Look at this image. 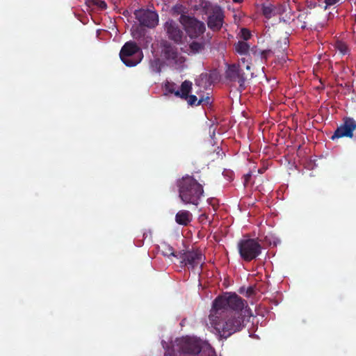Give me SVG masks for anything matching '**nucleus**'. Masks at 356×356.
Instances as JSON below:
<instances>
[{"instance_id": "f257e3e1", "label": "nucleus", "mask_w": 356, "mask_h": 356, "mask_svg": "<svg viewBox=\"0 0 356 356\" xmlns=\"http://www.w3.org/2000/svg\"><path fill=\"white\" fill-rule=\"evenodd\" d=\"M211 326L222 339H227L244 327L242 314L220 312L211 310L209 316Z\"/></svg>"}, {"instance_id": "f03ea898", "label": "nucleus", "mask_w": 356, "mask_h": 356, "mask_svg": "<svg viewBox=\"0 0 356 356\" xmlns=\"http://www.w3.org/2000/svg\"><path fill=\"white\" fill-rule=\"evenodd\" d=\"M179 197L185 204L198 206L204 196L203 184L193 176L186 175L177 180Z\"/></svg>"}, {"instance_id": "7ed1b4c3", "label": "nucleus", "mask_w": 356, "mask_h": 356, "mask_svg": "<svg viewBox=\"0 0 356 356\" xmlns=\"http://www.w3.org/2000/svg\"><path fill=\"white\" fill-rule=\"evenodd\" d=\"M246 302L236 293H225L217 297L211 310L220 312L241 314Z\"/></svg>"}, {"instance_id": "20e7f679", "label": "nucleus", "mask_w": 356, "mask_h": 356, "mask_svg": "<svg viewBox=\"0 0 356 356\" xmlns=\"http://www.w3.org/2000/svg\"><path fill=\"white\" fill-rule=\"evenodd\" d=\"M237 247L240 257L246 262L256 259L261 254L262 246L255 238L241 239Z\"/></svg>"}, {"instance_id": "39448f33", "label": "nucleus", "mask_w": 356, "mask_h": 356, "mask_svg": "<svg viewBox=\"0 0 356 356\" xmlns=\"http://www.w3.org/2000/svg\"><path fill=\"white\" fill-rule=\"evenodd\" d=\"M120 57L123 63L127 67L138 65L143 58L141 49L135 42H127L122 47Z\"/></svg>"}, {"instance_id": "423d86ee", "label": "nucleus", "mask_w": 356, "mask_h": 356, "mask_svg": "<svg viewBox=\"0 0 356 356\" xmlns=\"http://www.w3.org/2000/svg\"><path fill=\"white\" fill-rule=\"evenodd\" d=\"M177 259L180 260L181 266H186L193 270L200 268L201 270L205 257L200 250H192L179 252Z\"/></svg>"}, {"instance_id": "0eeeda50", "label": "nucleus", "mask_w": 356, "mask_h": 356, "mask_svg": "<svg viewBox=\"0 0 356 356\" xmlns=\"http://www.w3.org/2000/svg\"><path fill=\"white\" fill-rule=\"evenodd\" d=\"M179 22L184 26L186 32L191 38H197L205 31L204 24L195 17L181 15Z\"/></svg>"}, {"instance_id": "6e6552de", "label": "nucleus", "mask_w": 356, "mask_h": 356, "mask_svg": "<svg viewBox=\"0 0 356 356\" xmlns=\"http://www.w3.org/2000/svg\"><path fill=\"white\" fill-rule=\"evenodd\" d=\"M225 78L232 82H238L241 90L245 89V82L248 74L243 72L241 64L228 65L225 71Z\"/></svg>"}, {"instance_id": "1a4fd4ad", "label": "nucleus", "mask_w": 356, "mask_h": 356, "mask_svg": "<svg viewBox=\"0 0 356 356\" xmlns=\"http://www.w3.org/2000/svg\"><path fill=\"white\" fill-rule=\"evenodd\" d=\"M134 15L141 26L153 29L158 25L159 15L155 11L140 9L136 10Z\"/></svg>"}, {"instance_id": "9d476101", "label": "nucleus", "mask_w": 356, "mask_h": 356, "mask_svg": "<svg viewBox=\"0 0 356 356\" xmlns=\"http://www.w3.org/2000/svg\"><path fill=\"white\" fill-rule=\"evenodd\" d=\"M355 129L356 121L352 118H345L343 123L337 127L331 138L334 140L343 137L352 138L353 136V131Z\"/></svg>"}, {"instance_id": "9b49d317", "label": "nucleus", "mask_w": 356, "mask_h": 356, "mask_svg": "<svg viewBox=\"0 0 356 356\" xmlns=\"http://www.w3.org/2000/svg\"><path fill=\"white\" fill-rule=\"evenodd\" d=\"M164 30L168 38L176 44H181L184 33L179 24L172 19L168 20L164 24Z\"/></svg>"}, {"instance_id": "f8f14e48", "label": "nucleus", "mask_w": 356, "mask_h": 356, "mask_svg": "<svg viewBox=\"0 0 356 356\" xmlns=\"http://www.w3.org/2000/svg\"><path fill=\"white\" fill-rule=\"evenodd\" d=\"M179 346L180 351L184 354L197 355L202 350L200 343L190 337L181 339Z\"/></svg>"}, {"instance_id": "ddd939ff", "label": "nucleus", "mask_w": 356, "mask_h": 356, "mask_svg": "<svg viewBox=\"0 0 356 356\" xmlns=\"http://www.w3.org/2000/svg\"><path fill=\"white\" fill-rule=\"evenodd\" d=\"M224 13L222 8L217 6L213 8L212 13L209 16L207 25L213 31H219L223 24Z\"/></svg>"}, {"instance_id": "4468645a", "label": "nucleus", "mask_w": 356, "mask_h": 356, "mask_svg": "<svg viewBox=\"0 0 356 356\" xmlns=\"http://www.w3.org/2000/svg\"><path fill=\"white\" fill-rule=\"evenodd\" d=\"M163 54L165 59L170 63L177 67L181 66L185 61L184 57L181 56L177 51L175 47L170 44H166L164 46Z\"/></svg>"}, {"instance_id": "2eb2a0df", "label": "nucleus", "mask_w": 356, "mask_h": 356, "mask_svg": "<svg viewBox=\"0 0 356 356\" xmlns=\"http://www.w3.org/2000/svg\"><path fill=\"white\" fill-rule=\"evenodd\" d=\"M191 90L192 82L186 80L181 83V92H177L176 97L186 100L188 104L191 106H199V104H197L198 99L197 97L194 95H189L191 92Z\"/></svg>"}, {"instance_id": "dca6fc26", "label": "nucleus", "mask_w": 356, "mask_h": 356, "mask_svg": "<svg viewBox=\"0 0 356 356\" xmlns=\"http://www.w3.org/2000/svg\"><path fill=\"white\" fill-rule=\"evenodd\" d=\"M193 220V214L187 210H180L175 215V222L182 226H188Z\"/></svg>"}, {"instance_id": "f3484780", "label": "nucleus", "mask_w": 356, "mask_h": 356, "mask_svg": "<svg viewBox=\"0 0 356 356\" xmlns=\"http://www.w3.org/2000/svg\"><path fill=\"white\" fill-rule=\"evenodd\" d=\"M261 6V14L266 19H270L276 15L275 5L270 3H264Z\"/></svg>"}, {"instance_id": "a211bd4d", "label": "nucleus", "mask_w": 356, "mask_h": 356, "mask_svg": "<svg viewBox=\"0 0 356 356\" xmlns=\"http://www.w3.org/2000/svg\"><path fill=\"white\" fill-rule=\"evenodd\" d=\"M236 51L240 55L247 56L250 46L245 41H238L234 44Z\"/></svg>"}, {"instance_id": "6ab92c4d", "label": "nucleus", "mask_w": 356, "mask_h": 356, "mask_svg": "<svg viewBox=\"0 0 356 356\" xmlns=\"http://www.w3.org/2000/svg\"><path fill=\"white\" fill-rule=\"evenodd\" d=\"M161 251L162 254L165 257L173 256L177 258L179 257V252L176 253L173 248L165 242L161 244Z\"/></svg>"}, {"instance_id": "aec40b11", "label": "nucleus", "mask_w": 356, "mask_h": 356, "mask_svg": "<svg viewBox=\"0 0 356 356\" xmlns=\"http://www.w3.org/2000/svg\"><path fill=\"white\" fill-rule=\"evenodd\" d=\"M275 10L276 15H281L286 13L288 10H291L289 0H286L282 3L275 5Z\"/></svg>"}, {"instance_id": "412c9836", "label": "nucleus", "mask_w": 356, "mask_h": 356, "mask_svg": "<svg viewBox=\"0 0 356 356\" xmlns=\"http://www.w3.org/2000/svg\"><path fill=\"white\" fill-rule=\"evenodd\" d=\"M205 43L202 42L193 41L189 44V50L193 54H198L204 49Z\"/></svg>"}, {"instance_id": "4be33fe9", "label": "nucleus", "mask_w": 356, "mask_h": 356, "mask_svg": "<svg viewBox=\"0 0 356 356\" xmlns=\"http://www.w3.org/2000/svg\"><path fill=\"white\" fill-rule=\"evenodd\" d=\"M131 34L134 38H135L137 40H139L140 38L145 36V31L144 29H143L142 26L140 25L131 30Z\"/></svg>"}, {"instance_id": "5701e85b", "label": "nucleus", "mask_w": 356, "mask_h": 356, "mask_svg": "<svg viewBox=\"0 0 356 356\" xmlns=\"http://www.w3.org/2000/svg\"><path fill=\"white\" fill-rule=\"evenodd\" d=\"M88 6H96L101 10H105L107 8V4L104 1L102 0H88Z\"/></svg>"}, {"instance_id": "b1692460", "label": "nucleus", "mask_w": 356, "mask_h": 356, "mask_svg": "<svg viewBox=\"0 0 356 356\" xmlns=\"http://www.w3.org/2000/svg\"><path fill=\"white\" fill-rule=\"evenodd\" d=\"M161 63L159 58L154 59L150 63L151 70L156 73H160L161 71Z\"/></svg>"}, {"instance_id": "393cba45", "label": "nucleus", "mask_w": 356, "mask_h": 356, "mask_svg": "<svg viewBox=\"0 0 356 356\" xmlns=\"http://www.w3.org/2000/svg\"><path fill=\"white\" fill-rule=\"evenodd\" d=\"M165 90L168 92H170L171 94H174L176 96L177 92H181V86L180 87V90H176L175 84L174 83L168 82L165 84Z\"/></svg>"}, {"instance_id": "a878e982", "label": "nucleus", "mask_w": 356, "mask_h": 356, "mask_svg": "<svg viewBox=\"0 0 356 356\" xmlns=\"http://www.w3.org/2000/svg\"><path fill=\"white\" fill-rule=\"evenodd\" d=\"M251 51L253 53L255 56H260L261 58L266 59L267 55L268 54L269 51L267 50H263V51H258L256 47H252L251 49Z\"/></svg>"}, {"instance_id": "bb28decb", "label": "nucleus", "mask_w": 356, "mask_h": 356, "mask_svg": "<svg viewBox=\"0 0 356 356\" xmlns=\"http://www.w3.org/2000/svg\"><path fill=\"white\" fill-rule=\"evenodd\" d=\"M337 48L339 51V52L343 55L346 54L348 51V46L345 43L341 42H337Z\"/></svg>"}, {"instance_id": "cd10ccee", "label": "nucleus", "mask_w": 356, "mask_h": 356, "mask_svg": "<svg viewBox=\"0 0 356 356\" xmlns=\"http://www.w3.org/2000/svg\"><path fill=\"white\" fill-rule=\"evenodd\" d=\"M241 37L243 38V41L246 42L250 38L251 33L248 29L243 28L241 30Z\"/></svg>"}, {"instance_id": "c85d7f7f", "label": "nucleus", "mask_w": 356, "mask_h": 356, "mask_svg": "<svg viewBox=\"0 0 356 356\" xmlns=\"http://www.w3.org/2000/svg\"><path fill=\"white\" fill-rule=\"evenodd\" d=\"M240 62H241V63L243 64V65H241L243 69L245 68L247 70H250V63L248 62V59L243 57L240 59Z\"/></svg>"}, {"instance_id": "c756f323", "label": "nucleus", "mask_w": 356, "mask_h": 356, "mask_svg": "<svg viewBox=\"0 0 356 356\" xmlns=\"http://www.w3.org/2000/svg\"><path fill=\"white\" fill-rule=\"evenodd\" d=\"M211 103L210 102V97H200V99H198V102H197V104L199 105H208Z\"/></svg>"}, {"instance_id": "7c9ffc66", "label": "nucleus", "mask_w": 356, "mask_h": 356, "mask_svg": "<svg viewBox=\"0 0 356 356\" xmlns=\"http://www.w3.org/2000/svg\"><path fill=\"white\" fill-rule=\"evenodd\" d=\"M340 0H325V8L326 9L328 6H333L338 3Z\"/></svg>"}, {"instance_id": "2f4dec72", "label": "nucleus", "mask_w": 356, "mask_h": 356, "mask_svg": "<svg viewBox=\"0 0 356 356\" xmlns=\"http://www.w3.org/2000/svg\"><path fill=\"white\" fill-rule=\"evenodd\" d=\"M175 350L172 348H168L165 352L164 356H174Z\"/></svg>"}, {"instance_id": "473e14b6", "label": "nucleus", "mask_w": 356, "mask_h": 356, "mask_svg": "<svg viewBox=\"0 0 356 356\" xmlns=\"http://www.w3.org/2000/svg\"><path fill=\"white\" fill-rule=\"evenodd\" d=\"M251 178V174L248 173L245 175H244V179H245V183L244 184L246 185L247 183L249 181L250 179Z\"/></svg>"}, {"instance_id": "72a5a7b5", "label": "nucleus", "mask_w": 356, "mask_h": 356, "mask_svg": "<svg viewBox=\"0 0 356 356\" xmlns=\"http://www.w3.org/2000/svg\"><path fill=\"white\" fill-rule=\"evenodd\" d=\"M254 290L252 287H249L247 290V293L248 296H251L254 293Z\"/></svg>"}, {"instance_id": "f704fd0d", "label": "nucleus", "mask_w": 356, "mask_h": 356, "mask_svg": "<svg viewBox=\"0 0 356 356\" xmlns=\"http://www.w3.org/2000/svg\"><path fill=\"white\" fill-rule=\"evenodd\" d=\"M234 3H240L243 1V0H232Z\"/></svg>"}]
</instances>
